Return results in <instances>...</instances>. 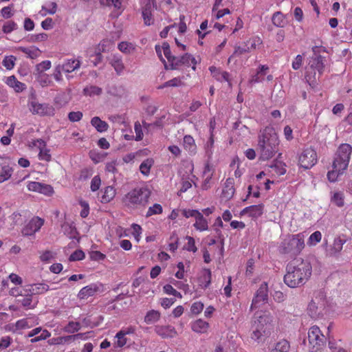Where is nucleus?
I'll list each match as a JSON object with an SVG mask.
<instances>
[{
  "label": "nucleus",
  "mask_w": 352,
  "mask_h": 352,
  "mask_svg": "<svg viewBox=\"0 0 352 352\" xmlns=\"http://www.w3.org/2000/svg\"><path fill=\"white\" fill-rule=\"evenodd\" d=\"M27 188L30 191L37 192L45 195H52L54 192L53 188L48 184L37 182H29Z\"/></svg>",
  "instance_id": "nucleus-15"
},
{
  "label": "nucleus",
  "mask_w": 352,
  "mask_h": 352,
  "mask_svg": "<svg viewBox=\"0 0 352 352\" xmlns=\"http://www.w3.org/2000/svg\"><path fill=\"white\" fill-rule=\"evenodd\" d=\"M12 169L9 166H3L0 173V183L8 180L12 175Z\"/></svg>",
  "instance_id": "nucleus-51"
},
{
  "label": "nucleus",
  "mask_w": 352,
  "mask_h": 352,
  "mask_svg": "<svg viewBox=\"0 0 352 352\" xmlns=\"http://www.w3.org/2000/svg\"><path fill=\"white\" fill-rule=\"evenodd\" d=\"M44 224V220L38 217L32 218L22 229L23 236H32L38 232Z\"/></svg>",
  "instance_id": "nucleus-12"
},
{
  "label": "nucleus",
  "mask_w": 352,
  "mask_h": 352,
  "mask_svg": "<svg viewBox=\"0 0 352 352\" xmlns=\"http://www.w3.org/2000/svg\"><path fill=\"white\" fill-rule=\"evenodd\" d=\"M56 3L55 2H50L49 3L42 6V11H45L44 13H42V15H45L46 14H54L56 13Z\"/></svg>",
  "instance_id": "nucleus-53"
},
{
  "label": "nucleus",
  "mask_w": 352,
  "mask_h": 352,
  "mask_svg": "<svg viewBox=\"0 0 352 352\" xmlns=\"http://www.w3.org/2000/svg\"><path fill=\"white\" fill-rule=\"evenodd\" d=\"M210 173V167L208 164H206L204 167V170L203 172L204 175L206 176V178L204 179L201 184V188L203 190H208L211 186L212 174Z\"/></svg>",
  "instance_id": "nucleus-37"
},
{
  "label": "nucleus",
  "mask_w": 352,
  "mask_h": 352,
  "mask_svg": "<svg viewBox=\"0 0 352 352\" xmlns=\"http://www.w3.org/2000/svg\"><path fill=\"white\" fill-rule=\"evenodd\" d=\"M115 339L116 341L113 342V346L115 348H122L128 342L126 336H124L120 331L116 334Z\"/></svg>",
  "instance_id": "nucleus-41"
},
{
  "label": "nucleus",
  "mask_w": 352,
  "mask_h": 352,
  "mask_svg": "<svg viewBox=\"0 0 352 352\" xmlns=\"http://www.w3.org/2000/svg\"><path fill=\"white\" fill-rule=\"evenodd\" d=\"M263 204L252 205L243 209L241 214H248L250 217L258 218L263 214Z\"/></svg>",
  "instance_id": "nucleus-20"
},
{
  "label": "nucleus",
  "mask_w": 352,
  "mask_h": 352,
  "mask_svg": "<svg viewBox=\"0 0 352 352\" xmlns=\"http://www.w3.org/2000/svg\"><path fill=\"white\" fill-rule=\"evenodd\" d=\"M29 109L33 114H37L41 116H52L55 113L54 108L49 104H41L35 100L29 103Z\"/></svg>",
  "instance_id": "nucleus-10"
},
{
  "label": "nucleus",
  "mask_w": 352,
  "mask_h": 352,
  "mask_svg": "<svg viewBox=\"0 0 352 352\" xmlns=\"http://www.w3.org/2000/svg\"><path fill=\"white\" fill-rule=\"evenodd\" d=\"M102 92V90L100 87L95 86V85H90L87 86L83 89V93L85 96L93 97L95 96H100Z\"/></svg>",
  "instance_id": "nucleus-42"
},
{
  "label": "nucleus",
  "mask_w": 352,
  "mask_h": 352,
  "mask_svg": "<svg viewBox=\"0 0 352 352\" xmlns=\"http://www.w3.org/2000/svg\"><path fill=\"white\" fill-rule=\"evenodd\" d=\"M99 285L96 283H91L82 287L78 294L80 300H85L89 297L94 296L99 291Z\"/></svg>",
  "instance_id": "nucleus-17"
},
{
  "label": "nucleus",
  "mask_w": 352,
  "mask_h": 352,
  "mask_svg": "<svg viewBox=\"0 0 352 352\" xmlns=\"http://www.w3.org/2000/svg\"><path fill=\"white\" fill-rule=\"evenodd\" d=\"M101 185V179L98 175L94 176L91 181V190L93 192L97 191Z\"/></svg>",
  "instance_id": "nucleus-63"
},
{
  "label": "nucleus",
  "mask_w": 352,
  "mask_h": 352,
  "mask_svg": "<svg viewBox=\"0 0 352 352\" xmlns=\"http://www.w3.org/2000/svg\"><path fill=\"white\" fill-rule=\"evenodd\" d=\"M118 48L122 53L129 54L135 50V45L133 43L122 41L118 44Z\"/></svg>",
  "instance_id": "nucleus-40"
},
{
  "label": "nucleus",
  "mask_w": 352,
  "mask_h": 352,
  "mask_svg": "<svg viewBox=\"0 0 352 352\" xmlns=\"http://www.w3.org/2000/svg\"><path fill=\"white\" fill-rule=\"evenodd\" d=\"M110 64L114 68L117 74L120 75L122 74L124 67L121 56L118 54L113 55L110 60Z\"/></svg>",
  "instance_id": "nucleus-31"
},
{
  "label": "nucleus",
  "mask_w": 352,
  "mask_h": 352,
  "mask_svg": "<svg viewBox=\"0 0 352 352\" xmlns=\"http://www.w3.org/2000/svg\"><path fill=\"white\" fill-rule=\"evenodd\" d=\"M81 61L79 58H69L64 60L63 64L59 65L65 73H71L80 68Z\"/></svg>",
  "instance_id": "nucleus-19"
},
{
  "label": "nucleus",
  "mask_w": 352,
  "mask_h": 352,
  "mask_svg": "<svg viewBox=\"0 0 352 352\" xmlns=\"http://www.w3.org/2000/svg\"><path fill=\"white\" fill-rule=\"evenodd\" d=\"M204 305L201 301H197L192 304L190 312L194 315H198L203 311Z\"/></svg>",
  "instance_id": "nucleus-58"
},
{
  "label": "nucleus",
  "mask_w": 352,
  "mask_h": 352,
  "mask_svg": "<svg viewBox=\"0 0 352 352\" xmlns=\"http://www.w3.org/2000/svg\"><path fill=\"white\" fill-rule=\"evenodd\" d=\"M154 331L164 339L174 338L177 335L175 327L171 325H155Z\"/></svg>",
  "instance_id": "nucleus-16"
},
{
  "label": "nucleus",
  "mask_w": 352,
  "mask_h": 352,
  "mask_svg": "<svg viewBox=\"0 0 352 352\" xmlns=\"http://www.w3.org/2000/svg\"><path fill=\"white\" fill-rule=\"evenodd\" d=\"M268 301V285L266 282L261 284L259 288L256 290L252 299L251 309H254L265 305Z\"/></svg>",
  "instance_id": "nucleus-9"
},
{
  "label": "nucleus",
  "mask_w": 352,
  "mask_h": 352,
  "mask_svg": "<svg viewBox=\"0 0 352 352\" xmlns=\"http://www.w3.org/2000/svg\"><path fill=\"white\" fill-rule=\"evenodd\" d=\"M190 327L197 333H205L209 328V323L202 319H197L190 323Z\"/></svg>",
  "instance_id": "nucleus-26"
},
{
  "label": "nucleus",
  "mask_w": 352,
  "mask_h": 352,
  "mask_svg": "<svg viewBox=\"0 0 352 352\" xmlns=\"http://www.w3.org/2000/svg\"><path fill=\"white\" fill-rule=\"evenodd\" d=\"M278 138L273 128L267 126L258 135L257 151L262 160L271 159L278 151Z\"/></svg>",
  "instance_id": "nucleus-3"
},
{
  "label": "nucleus",
  "mask_w": 352,
  "mask_h": 352,
  "mask_svg": "<svg viewBox=\"0 0 352 352\" xmlns=\"http://www.w3.org/2000/svg\"><path fill=\"white\" fill-rule=\"evenodd\" d=\"M18 50L22 52L25 54L28 57L30 58H35L38 56L39 50L36 47H19Z\"/></svg>",
  "instance_id": "nucleus-47"
},
{
  "label": "nucleus",
  "mask_w": 352,
  "mask_h": 352,
  "mask_svg": "<svg viewBox=\"0 0 352 352\" xmlns=\"http://www.w3.org/2000/svg\"><path fill=\"white\" fill-rule=\"evenodd\" d=\"M290 348L289 342L286 340H282L276 343L275 349L278 352H288Z\"/></svg>",
  "instance_id": "nucleus-55"
},
{
  "label": "nucleus",
  "mask_w": 352,
  "mask_h": 352,
  "mask_svg": "<svg viewBox=\"0 0 352 352\" xmlns=\"http://www.w3.org/2000/svg\"><path fill=\"white\" fill-rule=\"evenodd\" d=\"M184 148L190 153H195L196 151V144L193 138L190 135H185L183 140Z\"/></svg>",
  "instance_id": "nucleus-36"
},
{
  "label": "nucleus",
  "mask_w": 352,
  "mask_h": 352,
  "mask_svg": "<svg viewBox=\"0 0 352 352\" xmlns=\"http://www.w3.org/2000/svg\"><path fill=\"white\" fill-rule=\"evenodd\" d=\"M162 50H163L165 57L167 58L168 61L170 63V65L172 67L176 57L171 55V52H170L169 45L168 43H163Z\"/></svg>",
  "instance_id": "nucleus-52"
},
{
  "label": "nucleus",
  "mask_w": 352,
  "mask_h": 352,
  "mask_svg": "<svg viewBox=\"0 0 352 352\" xmlns=\"http://www.w3.org/2000/svg\"><path fill=\"white\" fill-rule=\"evenodd\" d=\"M163 212L162 206L159 204H155L148 208L146 213V217H149L155 214H162Z\"/></svg>",
  "instance_id": "nucleus-49"
},
{
  "label": "nucleus",
  "mask_w": 352,
  "mask_h": 352,
  "mask_svg": "<svg viewBox=\"0 0 352 352\" xmlns=\"http://www.w3.org/2000/svg\"><path fill=\"white\" fill-rule=\"evenodd\" d=\"M344 193L342 192H334L332 193L331 201L338 207L344 206Z\"/></svg>",
  "instance_id": "nucleus-48"
},
{
  "label": "nucleus",
  "mask_w": 352,
  "mask_h": 352,
  "mask_svg": "<svg viewBox=\"0 0 352 352\" xmlns=\"http://www.w3.org/2000/svg\"><path fill=\"white\" fill-rule=\"evenodd\" d=\"M305 238L303 233L287 235L279 246L280 252L291 256L299 254L305 248Z\"/></svg>",
  "instance_id": "nucleus-6"
},
{
  "label": "nucleus",
  "mask_w": 352,
  "mask_h": 352,
  "mask_svg": "<svg viewBox=\"0 0 352 352\" xmlns=\"http://www.w3.org/2000/svg\"><path fill=\"white\" fill-rule=\"evenodd\" d=\"M250 52L249 50V46H248V44L245 43V45L243 47L241 46H236L235 47V50L234 53L232 56L229 58V61H230L231 58H232L235 56H240L243 54Z\"/></svg>",
  "instance_id": "nucleus-59"
},
{
  "label": "nucleus",
  "mask_w": 352,
  "mask_h": 352,
  "mask_svg": "<svg viewBox=\"0 0 352 352\" xmlns=\"http://www.w3.org/2000/svg\"><path fill=\"white\" fill-rule=\"evenodd\" d=\"M209 70L210 71L211 74H212L213 77L215 78V79L220 82H228V85L230 87L231 83L230 81V74L228 72L225 71H221L219 69L212 66L210 67Z\"/></svg>",
  "instance_id": "nucleus-22"
},
{
  "label": "nucleus",
  "mask_w": 352,
  "mask_h": 352,
  "mask_svg": "<svg viewBox=\"0 0 352 352\" xmlns=\"http://www.w3.org/2000/svg\"><path fill=\"white\" fill-rule=\"evenodd\" d=\"M298 166L304 170H308L318 162V155L312 147L303 148L297 155Z\"/></svg>",
  "instance_id": "nucleus-7"
},
{
  "label": "nucleus",
  "mask_w": 352,
  "mask_h": 352,
  "mask_svg": "<svg viewBox=\"0 0 352 352\" xmlns=\"http://www.w3.org/2000/svg\"><path fill=\"white\" fill-rule=\"evenodd\" d=\"M272 23L274 25L279 28H283L286 24L285 16L280 12H275L272 18Z\"/></svg>",
  "instance_id": "nucleus-43"
},
{
  "label": "nucleus",
  "mask_w": 352,
  "mask_h": 352,
  "mask_svg": "<svg viewBox=\"0 0 352 352\" xmlns=\"http://www.w3.org/2000/svg\"><path fill=\"white\" fill-rule=\"evenodd\" d=\"M251 338L259 342L270 336L272 331V317L270 314H262L257 317L252 325Z\"/></svg>",
  "instance_id": "nucleus-5"
},
{
  "label": "nucleus",
  "mask_w": 352,
  "mask_h": 352,
  "mask_svg": "<svg viewBox=\"0 0 352 352\" xmlns=\"http://www.w3.org/2000/svg\"><path fill=\"white\" fill-rule=\"evenodd\" d=\"M116 189L113 186H107L102 191V195L101 197L100 201L104 204L109 203L113 200L116 196Z\"/></svg>",
  "instance_id": "nucleus-32"
},
{
  "label": "nucleus",
  "mask_w": 352,
  "mask_h": 352,
  "mask_svg": "<svg viewBox=\"0 0 352 352\" xmlns=\"http://www.w3.org/2000/svg\"><path fill=\"white\" fill-rule=\"evenodd\" d=\"M36 146H38L40 151L38 153V157L41 160L49 162L51 160V155L50 154V150L45 148V142L41 139H38L34 144Z\"/></svg>",
  "instance_id": "nucleus-24"
},
{
  "label": "nucleus",
  "mask_w": 352,
  "mask_h": 352,
  "mask_svg": "<svg viewBox=\"0 0 352 352\" xmlns=\"http://www.w3.org/2000/svg\"><path fill=\"white\" fill-rule=\"evenodd\" d=\"M6 83L18 93L23 91L26 88V85L19 81L14 76H8L6 80Z\"/></svg>",
  "instance_id": "nucleus-27"
},
{
  "label": "nucleus",
  "mask_w": 352,
  "mask_h": 352,
  "mask_svg": "<svg viewBox=\"0 0 352 352\" xmlns=\"http://www.w3.org/2000/svg\"><path fill=\"white\" fill-rule=\"evenodd\" d=\"M155 6V0H142V15L146 25L153 24L154 19L152 12Z\"/></svg>",
  "instance_id": "nucleus-11"
},
{
  "label": "nucleus",
  "mask_w": 352,
  "mask_h": 352,
  "mask_svg": "<svg viewBox=\"0 0 352 352\" xmlns=\"http://www.w3.org/2000/svg\"><path fill=\"white\" fill-rule=\"evenodd\" d=\"M62 229L64 234L69 238L75 239L76 237L78 232L74 223L65 222L62 225Z\"/></svg>",
  "instance_id": "nucleus-34"
},
{
  "label": "nucleus",
  "mask_w": 352,
  "mask_h": 352,
  "mask_svg": "<svg viewBox=\"0 0 352 352\" xmlns=\"http://www.w3.org/2000/svg\"><path fill=\"white\" fill-rule=\"evenodd\" d=\"M153 164L154 160L152 158L144 160L140 165V173L144 176H148L150 174L151 168Z\"/></svg>",
  "instance_id": "nucleus-38"
},
{
  "label": "nucleus",
  "mask_w": 352,
  "mask_h": 352,
  "mask_svg": "<svg viewBox=\"0 0 352 352\" xmlns=\"http://www.w3.org/2000/svg\"><path fill=\"white\" fill-rule=\"evenodd\" d=\"M195 221L193 226L197 230L203 232L208 230V222L207 219L204 217L202 213L199 212V214L195 217Z\"/></svg>",
  "instance_id": "nucleus-30"
},
{
  "label": "nucleus",
  "mask_w": 352,
  "mask_h": 352,
  "mask_svg": "<svg viewBox=\"0 0 352 352\" xmlns=\"http://www.w3.org/2000/svg\"><path fill=\"white\" fill-rule=\"evenodd\" d=\"M352 153V146L349 144L339 146L332 162V170L327 173V179L330 182H336L340 175L347 169Z\"/></svg>",
  "instance_id": "nucleus-2"
},
{
  "label": "nucleus",
  "mask_w": 352,
  "mask_h": 352,
  "mask_svg": "<svg viewBox=\"0 0 352 352\" xmlns=\"http://www.w3.org/2000/svg\"><path fill=\"white\" fill-rule=\"evenodd\" d=\"M161 318V314L160 311L157 310H150L148 311L145 316H144V322L147 324H154L160 320Z\"/></svg>",
  "instance_id": "nucleus-35"
},
{
  "label": "nucleus",
  "mask_w": 352,
  "mask_h": 352,
  "mask_svg": "<svg viewBox=\"0 0 352 352\" xmlns=\"http://www.w3.org/2000/svg\"><path fill=\"white\" fill-rule=\"evenodd\" d=\"M287 273L284 276L285 283L291 288L305 285L311 276V263L301 258L290 261L286 267Z\"/></svg>",
  "instance_id": "nucleus-1"
},
{
  "label": "nucleus",
  "mask_w": 352,
  "mask_h": 352,
  "mask_svg": "<svg viewBox=\"0 0 352 352\" xmlns=\"http://www.w3.org/2000/svg\"><path fill=\"white\" fill-rule=\"evenodd\" d=\"M93 336V332L92 331H87L85 333H78L76 334L71 335V339L72 341L75 340H86L89 338H91Z\"/></svg>",
  "instance_id": "nucleus-54"
},
{
  "label": "nucleus",
  "mask_w": 352,
  "mask_h": 352,
  "mask_svg": "<svg viewBox=\"0 0 352 352\" xmlns=\"http://www.w3.org/2000/svg\"><path fill=\"white\" fill-rule=\"evenodd\" d=\"M235 192L234 187V182L231 178L226 179L223 189L222 190V195L226 199H230Z\"/></svg>",
  "instance_id": "nucleus-29"
},
{
  "label": "nucleus",
  "mask_w": 352,
  "mask_h": 352,
  "mask_svg": "<svg viewBox=\"0 0 352 352\" xmlns=\"http://www.w3.org/2000/svg\"><path fill=\"white\" fill-rule=\"evenodd\" d=\"M345 241L341 239L340 238H336L333 241L331 249L329 250V254L331 256H335L340 253L342 250V247Z\"/></svg>",
  "instance_id": "nucleus-39"
},
{
  "label": "nucleus",
  "mask_w": 352,
  "mask_h": 352,
  "mask_svg": "<svg viewBox=\"0 0 352 352\" xmlns=\"http://www.w3.org/2000/svg\"><path fill=\"white\" fill-rule=\"evenodd\" d=\"M324 300L316 298L311 300L307 307V313L313 318H318L323 314Z\"/></svg>",
  "instance_id": "nucleus-13"
},
{
  "label": "nucleus",
  "mask_w": 352,
  "mask_h": 352,
  "mask_svg": "<svg viewBox=\"0 0 352 352\" xmlns=\"http://www.w3.org/2000/svg\"><path fill=\"white\" fill-rule=\"evenodd\" d=\"M310 352H319L324 343V336L317 326L311 327L308 331Z\"/></svg>",
  "instance_id": "nucleus-8"
},
{
  "label": "nucleus",
  "mask_w": 352,
  "mask_h": 352,
  "mask_svg": "<svg viewBox=\"0 0 352 352\" xmlns=\"http://www.w3.org/2000/svg\"><path fill=\"white\" fill-rule=\"evenodd\" d=\"M151 195V191L148 186L136 187L124 196V202L127 207L133 209L145 208Z\"/></svg>",
  "instance_id": "nucleus-4"
},
{
  "label": "nucleus",
  "mask_w": 352,
  "mask_h": 352,
  "mask_svg": "<svg viewBox=\"0 0 352 352\" xmlns=\"http://www.w3.org/2000/svg\"><path fill=\"white\" fill-rule=\"evenodd\" d=\"M81 329V324L78 322L70 321L63 329V331L68 333H74Z\"/></svg>",
  "instance_id": "nucleus-44"
},
{
  "label": "nucleus",
  "mask_w": 352,
  "mask_h": 352,
  "mask_svg": "<svg viewBox=\"0 0 352 352\" xmlns=\"http://www.w3.org/2000/svg\"><path fill=\"white\" fill-rule=\"evenodd\" d=\"M123 1L124 0H99V3L103 7L113 8L114 12L119 16L124 10Z\"/></svg>",
  "instance_id": "nucleus-18"
},
{
  "label": "nucleus",
  "mask_w": 352,
  "mask_h": 352,
  "mask_svg": "<svg viewBox=\"0 0 352 352\" xmlns=\"http://www.w3.org/2000/svg\"><path fill=\"white\" fill-rule=\"evenodd\" d=\"M50 289L48 285L39 283L25 286V291L30 292L33 295L41 294L47 292Z\"/></svg>",
  "instance_id": "nucleus-21"
},
{
  "label": "nucleus",
  "mask_w": 352,
  "mask_h": 352,
  "mask_svg": "<svg viewBox=\"0 0 352 352\" xmlns=\"http://www.w3.org/2000/svg\"><path fill=\"white\" fill-rule=\"evenodd\" d=\"M212 272L210 270L204 268L201 271L199 284L202 289H206L211 283Z\"/></svg>",
  "instance_id": "nucleus-25"
},
{
  "label": "nucleus",
  "mask_w": 352,
  "mask_h": 352,
  "mask_svg": "<svg viewBox=\"0 0 352 352\" xmlns=\"http://www.w3.org/2000/svg\"><path fill=\"white\" fill-rule=\"evenodd\" d=\"M321 75V74L316 72L308 67L306 70L305 79L307 83L314 88L316 86L317 81Z\"/></svg>",
  "instance_id": "nucleus-28"
},
{
  "label": "nucleus",
  "mask_w": 352,
  "mask_h": 352,
  "mask_svg": "<svg viewBox=\"0 0 352 352\" xmlns=\"http://www.w3.org/2000/svg\"><path fill=\"white\" fill-rule=\"evenodd\" d=\"M17 25L12 21H7L3 26V31L6 34L10 33L12 31L16 30Z\"/></svg>",
  "instance_id": "nucleus-62"
},
{
  "label": "nucleus",
  "mask_w": 352,
  "mask_h": 352,
  "mask_svg": "<svg viewBox=\"0 0 352 352\" xmlns=\"http://www.w3.org/2000/svg\"><path fill=\"white\" fill-rule=\"evenodd\" d=\"M83 116L81 111H72L68 114V119L72 122L80 121Z\"/></svg>",
  "instance_id": "nucleus-64"
},
{
  "label": "nucleus",
  "mask_w": 352,
  "mask_h": 352,
  "mask_svg": "<svg viewBox=\"0 0 352 352\" xmlns=\"http://www.w3.org/2000/svg\"><path fill=\"white\" fill-rule=\"evenodd\" d=\"M321 239V232L320 231H316L310 235L307 243L309 245H315L320 241Z\"/></svg>",
  "instance_id": "nucleus-57"
},
{
  "label": "nucleus",
  "mask_w": 352,
  "mask_h": 352,
  "mask_svg": "<svg viewBox=\"0 0 352 352\" xmlns=\"http://www.w3.org/2000/svg\"><path fill=\"white\" fill-rule=\"evenodd\" d=\"M16 58L14 56H6L3 60V65L7 69H12L14 66Z\"/></svg>",
  "instance_id": "nucleus-60"
},
{
  "label": "nucleus",
  "mask_w": 352,
  "mask_h": 352,
  "mask_svg": "<svg viewBox=\"0 0 352 352\" xmlns=\"http://www.w3.org/2000/svg\"><path fill=\"white\" fill-rule=\"evenodd\" d=\"M32 296L30 292H28L26 295L21 296L23 298L18 299L17 301L26 309H33L34 307L32 303Z\"/></svg>",
  "instance_id": "nucleus-45"
},
{
  "label": "nucleus",
  "mask_w": 352,
  "mask_h": 352,
  "mask_svg": "<svg viewBox=\"0 0 352 352\" xmlns=\"http://www.w3.org/2000/svg\"><path fill=\"white\" fill-rule=\"evenodd\" d=\"M131 234L134 236L135 241L139 242L141 239V234L142 232V229L141 226L136 223H133L131 225Z\"/></svg>",
  "instance_id": "nucleus-56"
},
{
  "label": "nucleus",
  "mask_w": 352,
  "mask_h": 352,
  "mask_svg": "<svg viewBox=\"0 0 352 352\" xmlns=\"http://www.w3.org/2000/svg\"><path fill=\"white\" fill-rule=\"evenodd\" d=\"M197 62L195 58L189 54H185L181 57H176L174 63L171 67L173 69H177L180 66L192 67L193 70H195V65Z\"/></svg>",
  "instance_id": "nucleus-14"
},
{
  "label": "nucleus",
  "mask_w": 352,
  "mask_h": 352,
  "mask_svg": "<svg viewBox=\"0 0 352 352\" xmlns=\"http://www.w3.org/2000/svg\"><path fill=\"white\" fill-rule=\"evenodd\" d=\"M186 239L188 241L187 244L186 245V250L189 252H195L197 250V248L195 245V239L192 236H187Z\"/></svg>",
  "instance_id": "nucleus-61"
},
{
  "label": "nucleus",
  "mask_w": 352,
  "mask_h": 352,
  "mask_svg": "<svg viewBox=\"0 0 352 352\" xmlns=\"http://www.w3.org/2000/svg\"><path fill=\"white\" fill-rule=\"evenodd\" d=\"M91 124L100 133L107 131L109 128L108 124L97 116L91 118Z\"/></svg>",
  "instance_id": "nucleus-33"
},
{
  "label": "nucleus",
  "mask_w": 352,
  "mask_h": 352,
  "mask_svg": "<svg viewBox=\"0 0 352 352\" xmlns=\"http://www.w3.org/2000/svg\"><path fill=\"white\" fill-rule=\"evenodd\" d=\"M309 67L316 72L322 74L324 69V58L320 55L311 58Z\"/></svg>",
  "instance_id": "nucleus-23"
},
{
  "label": "nucleus",
  "mask_w": 352,
  "mask_h": 352,
  "mask_svg": "<svg viewBox=\"0 0 352 352\" xmlns=\"http://www.w3.org/2000/svg\"><path fill=\"white\" fill-rule=\"evenodd\" d=\"M262 43L263 41L259 36H254L247 41L245 43L248 44V46H249V50L251 52L252 50H256L257 47L262 44Z\"/></svg>",
  "instance_id": "nucleus-50"
},
{
  "label": "nucleus",
  "mask_w": 352,
  "mask_h": 352,
  "mask_svg": "<svg viewBox=\"0 0 352 352\" xmlns=\"http://www.w3.org/2000/svg\"><path fill=\"white\" fill-rule=\"evenodd\" d=\"M72 342L71 335L53 338L48 340L50 345H60Z\"/></svg>",
  "instance_id": "nucleus-46"
}]
</instances>
